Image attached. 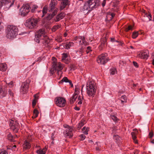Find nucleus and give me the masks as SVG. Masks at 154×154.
I'll return each instance as SVG.
<instances>
[{"label": "nucleus", "instance_id": "nucleus-58", "mask_svg": "<svg viewBox=\"0 0 154 154\" xmlns=\"http://www.w3.org/2000/svg\"><path fill=\"white\" fill-rule=\"evenodd\" d=\"M82 48H81L80 51H79V54H81V55H80V56L82 55Z\"/></svg>", "mask_w": 154, "mask_h": 154}, {"label": "nucleus", "instance_id": "nucleus-27", "mask_svg": "<svg viewBox=\"0 0 154 154\" xmlns=\"http://www.w3.org/2000/svg\"><path fill=\"white\" fill-rule=\"evenodd\" d=\"M41 40H43V39L40 37L38 36V35L35 34L34 40L35 42L39 43Z\"/></svg>", "mask_w": 154, "mask_h": 154}, {"label": "nucleus", "instance_id": "nucleus-11", "mask_svg": "<svg viewBox=\"0 0 154 154\" xmlns=\"http://www.w3.org/2000/svg\"><path fill=\"white\" fill-rule=\"evenodd\" d=\"M35 34L38 35V36L40 37L43 39L45 41V42H46L47 41V39L48 38L47 36L44 29H39L35 33Z\"/></svg>", "mask_w": 154, "mask_h": 154}, {"label": "nucleus", "instance_id": "nucleus-60", "mask_svg": "<svg viewBox=\"0 0 154 154\" xmlns=\"http://www.w3.org/2000/svg\"><path fill=\"white\" fill-rule=\"evenodd\" d=\"M34 99H35L36 100L38 99V96L37 94H35L34 96Z\"/></svg>", "mask_w": 154, "mask_h": 154}, {"label": "nucleus", "instance_id": "nucleus-5", "mask_svg": "<svg viewBox=\"0 0 154 154\" xmlns=\"http://www.w3.org/2000/svg\"><path fill=\"white\" fill-rule=\"evenodd\" d=\"M14 0H4L0 1V7L5 10H8L14 4Z\"/></svg>", "mask_w": 154, "mask_h": 154}, {"label": "nucleus", "instance_id": "nucleus-26", "mask_svg": "<svg viewBox=\"0 0 154 154\" xmlns=\"http://www.w3.org/2000/svg\"><path fill=\"white\" fill-rule=\"evenodd\" d=\"M77 97V93H75L73 94L72 97L70 100L71 103H73L76 100Z\"/></svg>", "mask_w": 154, "mask_h": 154}, {"label": "nucleus", "instance_id": "nucleus-13", "mask_svg": "<svg viewBox=\"0 0 154 154\" xmlns=\"http://www.w3.org/2000/svg\"><path fill=\"white\" fill-rule=\"evenodd\" d=\"M9 125L11 129L14 133L18 132L19 123L17 122L16 121L14 122L13 120H11L10 121Z\"/></svg>", "mask_w": 154, "mask_h": 154}, {"label": "nucleus", "instance_id": "nucleus-33", "mask_svg": "<svg viewBox=\"0 0 154 154\" xmlns=\"http://www.w3.org/2000/svg\"><path fill=\"white\" fill-rule=\"evenodd\" d=\"M113 139L115 140L116 142L117 143L119 142L120 138L118 135H114L113 136Z\"/></svg>", "mask_w": 154, "mask_h": 154}, {"label": "nucleus", "instance_id": "nucleus-64", "mask_svg": "<svg viewBox=\"0 0 154 154\" xmlns=\"http://www.w3.org/2000/svg\"><path fill=\"white\" fill-rule=\"evenodd\" d=\"M16 145H14L12 147L11 149L12 150H14L16 147Z\"/></svg>", "mask_w": 154, "mask_h": 154}, {"label": "nucleus", "instance_id": "nucleus-15", "mask_svg": "<svg viewBox=\"0 0 154 154\" xmlns=\"http://www.w3.org/2000/svg\"><path fill=\"white\" fill-rule=\"evenodd\" d=\"M59 1H62V2L61 3L60 6V10H62L64 8L66 5L69 4L68 0H58Z\"/></svg>", "mask_w": 154, "mask_h": 154}, {"label": "nucleus", "instance_id": "nucleus-46", "mask_svg": "<svg viewBox=\"0 0 154 154\" xmlns=\"http://www.w3.org/2000/svg\"><path fill=\"white\" fill-rule=\"evenodd\" d=\"M56 40L58 42H60L63 41V39L60 36H59Z\"/></svg>", "mask_w": 154, "mask_h": 154}, {"label": "nucleus", "instance_id": "nucleus-3", "mask_svg": "<svg viewBox=\"0 0 154 154\" xmlns=\"http://www.w3.org/2000/svg\"><path fill=\"white\" fill-rule=\"evenodd\" d=\"M38 20L34 17H30L26 20L24 23L25 26L30 29L35 28L37 26Z\"/></svg>", "mask_w": 154, "mask_h": 154}, {"label": "nucleus", "instance_id": "nucleus-6", "mask_svg": "<svg viewBox=\"0 0 154 154\" xmlns=\"http://www.w3.org/2000/svg\"><path fill=\"white\" fill-rule=\"evenodd\" d=\"M109 60L108 54L106 53L102 54L98 57L97 59V63L102 64H105Z\"/></svg>", "mask_w": 154, "mask_h": 154}, {"label": "nucleus", "instance_id": "nucleus-51", "mask_svg": "<svg viewBox=\"0 0 154 154\" xmlns=\"http://www.w3.org/2000/svg\"><path fill=\"white\" fill-rule=\"evenodd\" d=\"M9 94L11 96H13V94L11 90L9 89L8 91Z\"/></svg>", "mask_w": 154, "mask_h": 154}, {"label": "nucleus", "instance_id": "nucleus-1", "mask_svg": "<svg viewBox=\"0 0 154 154\" xmlns=\"http://www.w3.org/2000/svg\"><path fill=\"white\" fill-rule=\"evenodd\" d=\"M18 31V29L16 26L8 25L6 29V36L8 38L13 39L17 36Z\"/></svg>", "mask_w": 154, "mask_h": 154}, {"label": "nucleus", "instance_id": "nucleus-2", "mask_svg": "<svg viewBox=\"0 0 154 154\" xmlns=\"http://www.w3.org/2000/svg\"><path fill=\"white\" fill-rule=\"evenodd\" d=\"M87 92L89 96L94 97L96 91V87L94 82L89 80L86 86Z\"/></svg>", "mask_w": 154, "mask_h": 154}, {"label": "nucleus", "instance_id": "nucleus-8", "mask_svg": "<svg viewBox=\"0 0 154 154\" xmlns=\"http://www.w3.org/2000/svg\"><path fill=\"white\" fill-rule=\"evenodd\" d=\"M29 80H27L22 83L20 87V91L23 94L26 93L29 86Z\"/></svg>", "mask_w": 154, "mask_h": 154}, {"label": "nucleus", "instance_id": "nucleus-44", "mask_svg": "<svg viewBox=\"0 0 154 154\" xmlns=\"http://www.w3.org/2000/svg\"><path fill=\"white\" fill-rule=\"evenodd\" d=\"M91 48L90 46H88L87 48V49L86 51L87 54L89 53L90 52L92 51V50L91 49Z\"/></svg>", "mask_w": 154, "mask_h": 154}, {"label": "nucleus", "instance_id": "nucleus-52", "mask_svg": "<svg viewBox=\"0 0 154 154\" xmlns=\"http://www.w3.org/2000/svg\"><path fill=\"white\" fill-rule=\"evenodd\" d=\"M133 64L134 65V66L136 67H137L138 66V64L137 62L135 61H133Z\"/></svg>", "mask_w": 154, "mask_h": 154}, {"label": "nucleus", "instance_id": "nucleus-16", "mask_svg": "<svg viewBox=\"0 0 154 154\" xmlns=\"http://www.w3.org/2000/svg\"><path fill=\"white\" fill-rule=\"evenodd\" d=\"M90 8L88 5V3L86 2L84 5L83 6H82L80 8V10L81 11H90L89 10Z\"/></svg>", "mask_w": 154, "mask_h": 154}, {"label": "nucleus", "instance_id": "nucleus-32", "mask_svg": "<svg viewBox=\"0 0 154 154\" xmlns=\"http://www.w3.org/2000/svg\"><path fill=\"white\" fill-rule=\"evenodd\" d=\"M89 128L88 127L86 128L85 127H84L82 129L83 133L85 134H88V132L89 131Z\"/></svg>", "mask_w": 154, "mask_h": 154}, {"label": "nucleus", "instance_id": "nucleus-62", "mask_svg": "<svg viewBox=\"0 0 154 154\" xmlns=\"http://www.w3.org/2000/svg\"><path fill=\"white\" fill-rule=\"evenodd\" d=\"M111 41L112 42H118L117 41H116L115 40L114 38H111Z\"/></svg>", "mask_w": 154, "mask_h": 154}, {"label": "nucleus", "instance_id": "nucleus-39", "mask_svg": "<svg viewBox=\"0 0 154 154\" xmlns=\"http://www.w3.org/2000/svg\"><path fill=\"white\" fill-rule=\"evenodd\" d=\"M83 99V97H81L80 96H79L78 98V101H79L78 103V104L79 105H81L82 104V100Z\"/></svg>", "mask_w": 154, "mask_h": 154}, {"label": "nucleus", "instance_id": "nucleus-36", "mask_svg": "<svg viewBox=\"0 0 154 154\" xmlns=\"http://www.w3.org/2000/svg\"><path fill=\"white\" fill-rule=\"evenodd\" d=\"M138 32H134L132 33V38L135 39L138 36Z\"/></svg>", "mask_w": 154, "mask_h": 154}, {"label": "nucleus", "instance_id": "nucleus-53", "mask_svg": "<svg viewBox=\"0 0 154 154\" xmlns=\"http://www.w3.org/2000/svg\"><path fill=\"white\" fill-rule=\"evenodd\" d=\"M121 99L123 100H125L126 99V96L125 95H122L121 97Z\"/></svg>", "mask_w": 154, "mask_h": 154}, {"label": "nucleus", "instance_id": "nucleus-56", "mask_svg": "<svg viewBox=\"0 0 154 154\" xmlns=\"http://www.w3.org/2000/svg\"><path fill=\"white\" fill-rule=\"evenodd\" d=\"M149 136L150 138L152 137L153 136V134L152 133L150 132L149 133Z\"/></svg>", "mask_w": 154, "mask_h": 154}, {"label": "nucleus", "instance_id": "nucleus-42", "mask_svg": "<svg viewBox=\"0 0 154 154\" xmlns=\"http://www.w3.org/2000/svg\"><path fill=\"white\" fill-rule=\"evenodd\" d=\"M111 118L115 122H117L118 120V118L114 115H111Z\"/></svg>", "mask_w": 154, "mask_h": 154}, {"label": "nucleus", "instance_id": "nucleus-40", "mask_svg": "<svg viewBox=\"0 0 154 154\" xmlns=\"http://www.w3.org/2000/svg\"><path fill=\"white\" fill-rule=\"evenodd\" d=\"M38 8V6L36 5H34L32 7V8L31 9V11L32 12H34L35 11V10L37 8Z\"/></svg>", "mask_w": 154, "mask_h": 154}, {"label": "nucleus", "instance_id": "nucleus-24", "mask_svg": "<svg viewBox=\"0 0 154 154\" xmlns=\"http://www.w3.org/2000/svg\"><path fill=\"white\" fill-rule=\"evenodd\" d=\"M7 68L6 64L4 63L0 64V70L2 71H5Z\"/></svg>", "mask_w": 154, "mask_h": 154}, {"label": "nucleus", "instance_id": "nucleus-21", "mask_svg": "<svg viewBox=\"0 0 154 154\" xmlns=\"http://www.w3.org/2000/svg\"><path fill=\"white\" fill-rule=\"evenodd\" d=\"M148 54L147 51L142 53L140 54L139 56L142 59H146L148 57Z\"/></svg>", "mask_w": 154, "mask_h": 154}, {"label": "nucleus", "instance_id": "nucleus-38", "mask_svg": "<svg viewBox=\"0 0 154 154\" xmlns=\"http://www.w3.org/2000/svg\"><path fill=\"white\" fill-rule=\"evenodd\" d=\"M60 27L59 25L54 26L52 28V30L53 32H55L57 29H58Z\"/></svg>", "mask_w": 154, "mask_h": 154}, {"label": "nucleus", "instance_id": "nucleus-14", "mask_svg": "<svg viewBox=\"0 0 154 154\" xmlns=\"http://www.w3.org/2000/svg\"><path fill=\"white\" fill-rule=\"evenodd\" d=\"M30 6L28 4L23 5L20 10L21 15L23 16L26 15L30 11Z\"/></svg>", "mask_w": 154, "mask_h": 154}, {"label": "nucleus", "instance_id": "nucleus-35", "mask_svg": "<svg viewBox=\"0 0 154 154\" xmlns=\"http://www.w3.org/2000/svg\"><path fill=\"white\" fill-rule=\"evenodd\" d=\"M84 121H81V122H79L78 125L77 127L79 129H80L81 127L83 126V125H84Z\"/></svg>", "mask_w": 154, "mask_h": 154}, {"label": "nucleus", "instance_id": "nucleus-22", "mask_svg": "<svg viewBox=\"0 0 154 154\" xmlns=\"http://www.w3.org/2000/svg\"><path fill=\"white\" fill-rule=\"evenodd\" d=\"M23 148L25 149H27L30 148L31 145L30 143L27 141L26 140H25L24 141V143L23 144Z\"/></svg>", "mask_w": 154, "mask_h": 154}, {"label": "nucleus", "instance_id": "nucleus-45", "mask_svg": "<svg viewBox=\"0 0 154 154\" xmlns=\"http://www.w3.org/2000/svg\"><path fill=\"white\" fill-rule=\"evenodd\" d=\"M8 154L7 151L4 150H0V154Z\"/></svg>", "mask_w": 154, "mask_h": 154}, {"label": "nucleus", "instance_id": "nucleus-49", "mask_svg": "<svg viewBox=\"0 0 154 154\" xmlns=\"http://www.w3.org/2000/svg\"><path fill=\"white\" fill-rule=\"evenodd\" d=\"M7 84H8V85H9L10 87H12L14 85L13 82L12 81H11L10 82L8 83H7Z\"/></svg>", "mask_w": 154, "mask_h": 154}, {"label": "nucleus", "instance_id": "nucleus-28", "mask_svg": "<svg viewBox=\"0 0 154 154\" xmlns=\"http://www.w3.org/2000/svg\"><path fill=\"white\" fill-rule=\"evenodd\" d=\"M131 134L132 136V138H133V140H134V142L136 143H137V140H136V136L135 133L134 132H132L131 133Z\"/></svg>", "mask_w": 154, "mask_h": 154}, {"label": "nucleus", "instance_id": "nucleus-50", "mask_svg": "<svg viewBox=\"0 0 154 154\" xmlns=\"http://www.w3.org/2000/svg\"><path fill=\"white\" fill-rule=\"evenodd\" d=\"M36 100L35 99H34L32 102V105L33 107L35 106V105H36Z\"/></svg>", "mask_w": 154, "mask_h": 154}, {"label": "nucleus", "instance_id": "nucleus-34", "mask_svg": "<svg viewBox=\"0 0 154 154\" xmlns=\"http://www.w3.org/2000/svg\"><path fill=\"white\" fill-rule=\"evenodd\" d=\"M115 14L114 13H111V14H107L106 16V18L108 19L109 17V20H111L114 17Z\"/></svg>", "mask_w": 154, "mask_h": 154}, {"label": "nucleus", "instance_id": "nucleus-25", "mask_svg": "<svg viewBox=\"0 0 154 154\" xmlns=\"http://www.w3.org/2000/svg\"><path fill=\"white\" fill-rule=\"evenodd\" d=\"M6 93V92L5 91L3 90L2 88L0 87V95H1L0 98L5 97Z\"/></svg>", "mask_w": 154, "mask_h": 154}, {"label": "nucleus", "instance_id": "nucleus-12", "mask_svg": "<svg viewBox=\"0 0 154 154\" xmlns=\"http://www.w3.org/2000/svg\"><path fill=\"white\" fill-rule=\"evenodd\" d=\"M56 105L60 107H63L65 106L66 100L62 97H57L55 99Z\"/></svg>", "mask_w": 154, "mask_h": 154}, {"label": "nucleus", "instance_id": "nucleus-55", "mask_svg": "<svg viewBox=\"0 0 154 154\" xmlns=\"http://www.w3.org/2000/svg\"><path fill=\"white\" fill-rule=\"evenodd\" d=\"M4 31V27L3 26L1 27V28H0V34L1 33L2 31Z\"/></svg>", "mask_w": 154, "mask_h": 154}, {"label": "nucleus", "instance_id": "nucleus-18", "mask_svg": "<svg viewBox=\"0 0 154 154\" xmlns=\"http://www.w3.org/2000/svg\"><path fill=\"white\" fill-rule=\"evenodd\" d=\"M65 16V14L64 13H61L57 16L56 18L54 19V20L56 22L60 20L63 19Z\"/></svg>", "mask_w": 154, "mask_h": 154}, {"label": "nucleus", "instance_id": "nucleus-20", "mask_svg": "<svg viewBox=\"0 0 154 154\" xmlns=\"http://www.w3.org/2000/svg\"><path fill=\"white\" fill-rule=\"evenodd\" d=\"M17 135L15 134L14 136L12 135L11 133H9L8 135V137L9 140L11 141H15V139L16 138L18 137Z\"/></svg>", "mask_w": 154, "mask_h": 154}, {"label": "nucleus", "instance_id": "nucleus-57", "mask_svg": "<svg viewBox=\"0 0 154 154\" xmlns=\"http://www.w3.org/2000/svg\"><path fill=\"white\" fill-rule=\"evenodd\" d=\"M106 2V1L105 0H104L103 1V3H102V6L103 7H104L105 6V5Z\"/></svg>", "mask_w": 154, "mask_h": 154}, {"label": "nucleus", "instance_id": "nucleus-48", "mask_svg": "<svg viewBox=\"0 0 154 154\" xmlns=\"http://www.w3.org/2000/svg\"><path fill=\"white\" fill-rule=\"evenodd\" d=\"M80 137L81 138V140H84L85 138V136L83 134L81 135L80 136Z\"/></svg>", "mask_w": 154, "mask_h": 154}, {"label": "nucleus", "instance_id": "nucleus-7", "mask_svg": "<svg viewBox=\"0 0 154 154\" xmlns=\"http://www.w3.org/2000/svg\"><path fill=\"white\" fill-rule=\"evenodd\" d=\"M64 127L66 128L65 131H64V134L66 137H71L73 136L72 131L73 130V128L72 127L69 126L67 125H63Z\"/></svg>", "mask_w": 154, "mask_h": 154}, {"label": "nucleus", "instance_id": "nucleus-47", "mask_svg": "<svg viewBox=\"0 0 154 154\" xmlns=\"http://www.w3.org/2000/svg\"><path fill=\"white\" fill-rule=\"evenodd\" d=\"M146 16L149 18V21L151 20L152 17L150 14H148L146 13Z\"/></svg>", "mask_w": 154, "mask_h": 154}, {"label": "nucleus", "instance_id": "nucleus-59", "mask_svg": "<svg viewBox=\"0 0 154 154\" xmlns=\"http://www.w3.org/2000/svg\"><path fill=\"white\" fill-rule=\"evenodd\" d=\"M68 82L69 83V84L72 87H73V84L72 82V81L71 80H69Z\"/></svg>", "mask_w": 154, "mask_h": 154}, {"label": "nucleus", "instance_id": "nucleus-10", "mask_svg": "<svg viewBox=\"0 0 154 154\" xmlns=\"http://www.w3.org/2000/svg\"><path fill=\"white\" fill-rule=\"evenodd\" d=\"M100 0H89L87 1L89 6L90 11H91L94 8H96L99 5Z\"/></svg>", "mask_w": 154, "mask_h": 154}, {"label": "nucleus", "instance_id": "nucleus-4", "mask_svg": "<svg viewBox=\"0 0 154 154\" xmlns=\"http://www.w3.org/2000/svg\"><path fill=\"white\" fill-rule=\"evenodd\" d=\"M56 5V0H51L50 4V9L49 11H52V13L51 14H49L47 16V20H51L56 15L57 12V9L55 8Z\"/></svg>", "mask_w": 154, "mask_h": 154}, {"label": "nucleus", "instance_id": "nucleus-17", "mask_svg": "<svg viewBox=\"0 0 154 154\" xmlns=\"http://www.w3.org/2000/svg\"><path fill=\"white\" fill-rule=\"evenodd\" d=\"M62 60L66 64L68 63L69 59L67 54L63 53L62 56Z\"/></svg>", "mask_w": 154, "mask_h": 154}, {"label": "nucleus", "instance_id": "nucleus-23", "mask_svg": "<svg viewBox=\"0 0 154 154\" xmlns=\"http://www.w3.org/2000/svg\"><path fill=\"white\" fill-rule=\"evenodd\" d=\"M74 45V43L73 42H70L67 43L63 47L66 49H69L70 47H73Z\"/></svg>", "mask_w": 154, "mask_h": 154}, {"label": "nucleus", "instance_id": "nucleus-9", "mask_svg": "<svg viewBox=\"0 0 154 154\" xmlns=\"http://www.w3.org/2000/svg\"><path fill=\"white\" fill-rule=\"evenodd\" d=\"M52 69L50 70V71H52L51 72L52 74H53L56 71L58 72L61 71L63 69V65L60 63L59 62L57 63H54L52 65Z\"/></svg>", "mask_w": 154, "mask_h": 154}, {"label": "nucleus", "instance_id": "nucleus-19", "mask_svg": "<svg viewBox=\"0 0 154 154\" xmlns=\"http://www.w3.org/2000/svg\"><path fill=\"white\" fill-rule=\"evenodd\" d=\"M85 39L84 37L80 36L77 38V40L80 44L83 45L84 44L85 45L86 44L85 43L86 42H85Z\"/></svg>", "mask_w": 154, "mask_h": 154}, {"label": "nucleus", "instance_id": "nucleus-29", "mask_svg": "<svg viewBox=\"0 0 154 154\" xmlns=\"http://www.w3.org/2000/svg\"><path fill=\"white\" fill-rule=\"evenodd\" d=\"M38 114V112L36 109H34L33 111V116H32V118H35L37 117Z\"/></svg>", "mask_w": 154, "mask_h": 154}, {"label": "nucleus", "instance_id": "nucleus-31", "mask_svg": "<svg viewBox=\"0 0 154 154\" xmlns=\"http://www.w3.org/2000/svg\"><path fill=\"white\" fill-rule=\"evenodd\" d=\"M117 71L116 68H112L110 69V73L111 74L113 75L115 73H116Z\"/></svg>", "mask_w": 154, "mask_h": 154}, {"label": "nucleus", "instance_id": "nucleus-30", "mask_svg": "<svg viewBox=\"0 0 154 154\" xmlns=\"http://www.w3.org/2000/svg\"><path fill=\"white\" fill-rule=\"evenodd\" d=\"M36 152L38 154H45V151L44 149H40L37 150Z\"/></svg>", "mask_w": 154, "mask_h": 154}, {"label": "nucleus", "instance_id": "nucleus-63", "mask_svg": "<svg viewBox=\"0 0 154 154\" xmlns=\"http://www.w3.org/2000/svg\"><path fill=\"white\" fill-rule=\"evenodd\" d=\"M42 58L40 57H38V59L37 61H40L41 60Z\"/></svg>", "mask_w": 154, "mask_h": 154}, {"label": "nucleus", "instance_id": "nucleus-61", "mask_svg": "<svg viewBox=\"0 0 154 154\" xmlns=\"http://www.w3.org/2000/svg\"><path fill=\"white\" fill-rule=\"evenodd\" d=\"M75 109L76 110H79L80 108L79 107L76 106L75 107Z\"/></svg>", "mask_w": 154, "mask_h": 154}, {"label": "nucleus", "instance_id": "nucleus-37", "mask_svg": "<svg viewBox=\"0 0 154 154\" xmlns=\"http://www.w3.org/2000/svg\"><path fill=\"white\" fill-rule=\"evenodd\" d=\"M69 80L67 79L66 77H64L62 79V80L60 82V83H62L63 82H68Z\"/></svg>", "mask_w": 154, "mask_h": 154}, {"label": "nucleus", "instance_id": "nucleus-54", "mask_svg": "<svg viewBox=\"0 0 154 154\" xmlns=\"http://www.w3.org/2000/svg\"><path fill=\"white\" fill-rule=\"evenodd\" d=\"M106 45V42H104L103 43H102L101 44V46L102 47H105Z\"/></svg>", "mask_w": 154, "mask_h": 154}, {"label": "nucleus", "instance_id": "nucleus-41", "mask_svg": "<svg viewBox=\"0 0 154 154\" xmlns=\"http://www.w3.org/2000/svg\"><path fill=\"white\" fill-rule=\"evenodd\" d=\"M47 12V8L45 7H44L43 8V10H42V12L43 13V15H42V17H43L45 14H46V13Z\"/></svg>", "mask_w": 154, "mask_h": 154}, {"label": "nucleus", "instance_id": "nucleus-43", "mask_svg": "<svg viewBox=\"0 0 154 154\" xmlns=\"http://www.w3.org/2000/svg\"><path fill=\"white\" fill-rule=\"evenodd\" d=\"M133 26H131V25H129L128 26L127 28L126 29V31H128L130 30H132L133 29Z\"/></svg>", "mask_w": 154, "mask_h": 154}]
</instances>
